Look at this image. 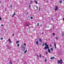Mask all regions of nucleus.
<instances>
[{"label":"nucleus","instance_id":"obj_29","mask_svg":"<svg viewBox=\"0 0 64 64\" xmlns=\"http://www.w3.org/2000/svg\"><path fill=\"white\" fill-rule=\"evenodd\" d=\"M39 11H40V10H41V9H40V7L39 6Z\"/></svg>","mask_w":64,"mask_h":64},{"label":"nucleus","instance_id":"obj_11","mask_svg":"<svg viewBox=\"0 0 64 64\" xmlns=\"http://www.w3.org/2000/svg\"><path fill=\"white\" fill-rule=\"evenodd\" d=\"M53 48H51V49H50V50H51V51H53Z\"/></svg>","mask_w":64,"mask_h":64},{"label":"nucleus","instance_id":"obj_6","mask_svg":"<svg viewBox=\"0 0 64 64\" xmlns=\"http://www.w3.org/2000/svg\"><path fill=\"white\" fill-rule=\"evenodd\" d=\"M50 59H51L52 60V59H54V57L53 56V57H51V58H50Z\"/></svg>","mask_w":64,"mask_h":64},{"label":"nucleus","instance_id":"obj_8","mask_svg":"<svg viewBox=\"0 0 64 64\" xmlns=\"http://www.w3.org/2000/svg\"><path fill=\"white\" fill-rule=\"evenodd\" d=\"M38 43L39 42H38V41H37L36 43V44L37 45H38Z\"/></svg>","mask_w":64,"mask_h":64},{"label":"nucleus","instance_id":"obj_17","mask_svg":"<svg viewBox=\"0 0 64 64\" xmlns=\"http://www.w3.org/2000/svg\"><path fill=\"white\" fill-rule=\"evenodd\" d=\"M54 46H56V44H55V42H54Z\"/></svg>","mask_w":64,"mask_h":64},{"label":"nucleus","instance_id":"obj_22","mask_svg":"<svg viewBox=\"0 0 64 64\" xmlns=\"http://www.w3.org/2000/svg\"><path fill=\"white\" fill-rule=\"evenodd\" d=\"M17 46H18V47H19V44H17Z\"/></svg>","mask_w":64,"mask_h":64},{"label":"nucleus","instance_id":"obj_7","mask_svg":"<svg viewBox=\"0 0 64 64\" xmlns=\"http://www.w3.org/2000/svg\"><path fill=\"white\" fill-rule=\"evenodd\" d=\"M26 27H29V24H26Z\"/></svg>","mask_w":64,"mask_h":64},{"label":"nucleus","instance_id":"obj_48","mask_svg":"<svg viewBox=\"0 0 64 64\" xmlns=\"http://www.w3.org/2000/svg\"><path fill=\"white\" fill-rule=\"evenodd\" d=\"M44 1H46V0H44Z\"/></svg>","mask_w":64,"mask_h":64},{"label":"nucleus","instance_id":"obj_1","mask_svg":"<svg viewBox=\"0 0 64 64\" xmlns=\"http://www.w3.org/2000/svg\"><path fill=\"white\" fill-rule=\"evenodd\" d=\"M57 63L58 64H59V63H60V64H62V63H63V62H62V60L61 59L60 60H58V62Z\"/></svg>","mask_w":64,"mask_h":64},{"label":"nucleus","instance_id":"obj_9","mask_svg":"<svg viewBox=\"0 0 64 64\" xmlns=\"http://www.w3.org/2000/svg\"><path fill=\"white\" fill-rule=\"evenodd\" d=\"M48 52H49V53H50V49H48Z\"/></svg>","mask_w":64,"mask_h":64},{"label":"nucleus","instance_id":"obj_21","mask_svg":"<svg viewBox=\"0 0 64 64\" xmlns=\"http://www.w3.org/2000/svg\"><path fill=\"white\" fill-rule=\"evenodd\" d=\"M47 43L46 42L45 43V46H47Z\"/></svg>","mask_w":64,"mask_h":64},{"label":"nucleus","instance_id":"obj_39","mask_svg":"<svg viewBox=\"0 0 64 64\" xmlns=\"http://www.w3.org/2000/svg\"><path fill=\"white\" fill-rule=\"evenodd\" d=\"M1 20V18L0 17V20Z\"/></svg>","mask_w":64,"mask_h":64},{"label":"nucleus","instance_id":"obj_45","mask_svg":"<svg viewBox=\"0 0 64 64\" xmlns=\"http://www.w3.org/2000/svg\"><path fill=\"white\" fill-rule=\"evenodd\" d=\"M50 47H51V46H52L51 45H50Z\"/></svg>","mask_w":64,"mask_h":64},{"label":"nucleus","instance_id":"obj_12","mask_svg":"<svg viewBox=\"0 0 64 64\" xmlns=\"http://www.w3.org/2000/svg\"><path fill=\"white\" fill-rule=\"evenodd\" d=\"M24 47H25V46L24 45H22V48H24Z\"/></svg>","mask_w":64,"mask_h":64},{"label":"nucleus","instance_id":"obj_5","mask_svg":"<svg viewBox=\"0 0 64 64\" xmlns=\"http://www.w3.org/2000/svg\"><path fill=\"white\" fill-rule=\"evenodd\" d=\"M26 49V47H24L22 48V49L23 50V51L25 50Z\"/></svg>","mask_w":64,"mask_h":64},{"label":"nucleus","instance_id":"obj_3","mask_svg":"<svg viewBox=\"0 0 64 64\" xmlns=\"http://www.w3.org/2000/svg\"><path fill=\"white\" fill-rule=\"evenodd\" d=\"M38 40L40 42H42V40H41V38H39L38 39Z\"/></svg>","mask_w":64,"mask_h":64},{"label":"nucleus","instance_id":"obj_26","mask_svg":"<svg viewBox=\"0 0 64 64\" xmlns=\"http://www.w3.org/2000/svg\"><path fill=\"white\" fill-rule=\"evenodd\" d=\"M30 18L31 19H33V17H30Z\"/></svg>","mask_w":64,"mask_h":64},{"label":"nucleus","instance_id":"obj_14","mask_svg":"<svg viewBox=\"0 0 64 64\" xmlns=\"http://www.w3.org/2000/svg\"><path fill=\"white\" fill-rule=\"evenodd\" d=\"M61 36H64V34H63V33L62 34Z\"/></svg>","mask_w":64,"mask_h":64},{"label":"nucleus","instance_id":"obj_4","mask_svg":"<svg viewBox=\"0 0 64 64\" xmlns=\"http://www.w3.org/2000/svg\"><path fill=\"white\" fill-rule=\"evenodd\" d=\"M58 7L57 6H56V8H55V11H56L58 9Z\"/></svg>","mask_w":64,"mask_h":64},{"label":"nucleus","instance_id":"obj_37","mask_svg":"<svg viewBox=\"0 0 64 64\" xmlns=\"http://www.w3.org/2000/svg\"><path fill=\"white\" fill-rule=\"evenodd\" d=\"M55 47L56 49H57V47H56V46H55Z\"/></svg>","mask_w":64,"mask_h":64},{"label":"nucleus","instance_id":"obj_42","mask_svg":"<svg viewBox=\"0 0 64 64\" xmlns=\"http://www.w3.org/2000/svg\"><path fill=\"white\" fill-rule=\"evenodd\" d=\"M14 36V34H13L12 35V36Z\"/></svg>","mask_w":64,"mask_h":64},{"label":"nucleus","instance_id":"obj_49","mask_svg":"<svg viewBox=\"0 0 64 64\" xmlns=\"http://www.w3.org/2000/svg\"><path fill=\"white\" fill-rule=\"evenodd\" d=\"M44 57V56H42V57Z\"/></svg>","mask_w":64,"mask_h":64},{"label":"nucleus","instance_id":"obj_20","mask_svg":"<svg viewBox=\"0 0 64 64\" xmlns=\"http://www.w3.org/2000/svg\"><path fill=\"white\" fill-rule=\"evenodd\" d=\"M37 25L38 26H39V23H38Z\"/></svg>","mask_w":64,"mask_h":64},{"label":"nucleus","instance_id":"obj_28","mask_svg":"<svg viewBox=\"0 0 64 64\" xmlns=\"http://www.w3.org/2000/svg\"><path fill=\"white\" fill-rule=\"evenodd\" d=\"M30 3H31V4H32V2H33V1H30Z\"/></svg>","mask_w":64,"mask_h":64},{"label":"nucleus","instance_id":"obj_41","mask_svg":"<svg viewBox=\"0 0 64 64\" xmlns=\"http://www.w3.org/2000/svg\"><path fill=\"white\" fill-rule=\"evenodd\" d=\"M3 26V24L1 25V26Z\"/></svg>","mask_w":64,"mask_h":64},{"label":"nucleus","instance_id":"obj_19","mask_svg":"<svg viewBox=\"0 0 64 64\" xmlns=\"http://www.w3.org/2000/svg\"><path fill=\"white\" fill-rule=\"evenodd\" d=\"M30 7H31V5H30L28 6V7H29V8H30Z\"/></svg>","mask_w":64,"mask_h":64},{"label":"nucleus","instance_id":"obj_47","mask_svg":"<svg viewBox=\"0 0 64 64\" xmlns=\"http://www.w3.org/2000/svg\"><path fill=\"white\" fill-rule=\"evenodd\" d=\"M0 3H1V2H0Z\"/></svg>","mask_w":64,"mask_h":64},{"label":"nucleus","instance_id":"obj_43","mask_svg":"<svg viewBox=\"0 0 64 64\" xmlns=\"http://www.w3.org/2000/svg\"><path fill=\"white\" fill-rule=\"evenodd\" d=\"M27 14H28V12H27Z\"/></svg>","mask_w":64,"mask_h":64},{"label":"nucleus","instance_id":"obj_24","mask_svg":"<svg viewBox=\"0 0 64 64\" xmlns=\"http://www.w3.org/2000/svg\"><path fill=\"white\" fill-rule=\"evenodd\" d=\"M1 6L2 7H4V5H2Z\"/></svg>","mask_w":64,"mask_h":64},{"label":"nucleus","instance_id":"obj_46","mask_svg":"<svg viewBox=\"0 0 64 64\" xmlns=\"http://www.w3.org/2000/svg\"><path fill=\"white\" fill-rule=\"evenodd\" d=\"M46 54H47V53H46Z\"/></svg>","mask_w":64,"mask_h":64},{"label":"nucleus","instance_id":"obj_16","mask_svg":"<svg viewBox=\"0 0 64 64\" xmlns=\"http://www.w3.org/2000/svg\"><path fill=\"white\" fill-rule=\"evenodd\" d=\"M19 42V41H17L16 42V43H18Z\"/></svg>","mask_w":64,"mask_h":64},{"label":"nucleus","instance_id":"obj_31","mask_svg":"<svg viewBox=\"0 0 64 64\" xmlns=\"http://www.w3.org/2000/svg\"><path fill=\"white\" fill-rule=\"evenodd\" d=\"M24 45L25 46H26V44H25V43H24Z\"/></svg>","mask_w":64,"mask_h":64},{"label":"nucleus","instance_id":"obj_32","mask_svg":"<svg viewBox=\"0 0 64 64\" xmlns=\"http://www.w3.org/2000/svg\"><path fill=\"white\" fill-rule=\"evenodd\" d=\"M45 45V44H43L42 45V46H44Z\"/></svg>","mask_w":64,"mask_h":64},{"label":"nucleus","instance_id":"obj_23","mask_svg":"<svg viewBox=\"0 0 64 64\" xmlns=\"http://www.w3.org/2000/svg\"><path fill=\"white\" fill-rule=\"evenodd\" d=\"M9 41H10V42H11V40L10 39H9Z\"/></svg>","mask_w":64,"mask_h":64},{"label":"nucleus","instance_id":"obj_10","mask_svg":"<svg viewBox=\"0 0 64 64\" xmlns=\"http://www.w3.org/2000/svg\"><path fill=\"white\" fill-rule=\"evenodd\" d=\"M26 52H27V50H26V51H25L24 52V54H25V53H26Z\"/></svg>","mask_w":64,"mask_h":64},{"label":"nucleus","instance_id":"obj_18","mask_svg":"<svg viewBox=\"0 0 64 64\" xmlns=\"http://www.w3.org/2000/svg\"><path fill=\"white\" fill-rule=\"evenodd\" d=\"M36 8H37V9H38V7L37 6H36Z\"/></svg>","mask_w":64,"mask_h":64},{"label":"nucleus","instance_id":"obj_25","mask_svg":"<svg viewBox=\"0 0 64 64\" xmlns=\"http://www.w3.org/2000/svg\"><path fill=\"white\" fill-rule=\"evenodd\" d=\"M60 3H62V1L61 0L60 2Z\"/></svg>","mask_w":64,"mask_h":64},{"label":"nucleus","instance_id":"obj_13","mask_svg":"<svg viewBox=\"0 0 64 64\" xmlns=\"http://www.w3.org/2000/svg\"><path fill=\"white\" fill-rule=\"evenodd\" d=\"M34 2H35V3H36V4H38L37 2V1H36L35 0Z\"/></svg>","mask_w":64,"mask_h":64},{"label":"nucleus","instance_id":"obj_36","mask_svg":"<svg viewBox=\"0 0 64 64\" xmlns=\"http://www.w3.org/2000/svg\"><path fill=\"white\" fill-rule=\"evenodd\" d=\"M46 61H47V60H46V59L45 60V62H46Z\"/></svg>","mask_w":64,"mask_h":64},{"label":"nucleus","instance_id":"obj_30","mask_svg":"<svg viewBox=\"0 0 64 64\" xmlns=\"http://www.w3.org/2000/svg\"><path fill=\"white\" fill-rule=\"evenodd\" d=\"M56 39H57H57H58V37H56Z\"/></svg>","mask_w":64,"mask_h":64},{"label":"nucleus","instance_id":"obj_40","mask_svg":"<svg viewBox=\"0 0 64 64\" xmlns=\"http://www.w3.org/2000/svg\"><path fill=\"white\" fill-rule=\"evenodd\" d=\"M43 34H44V32H42V35H43Z\"/></svg>","mask_w":64,"mask_h":64},{"label":"nucleus","instance_id":"obj_33","mask_svg":"<svg viewBox=\"0 0 64 64\" xmlns=\"http://www.w3.org/2000/svg\"><path fill=\"white\" fill-rule=\"evenodd\" d=\"M10 64H12V63H11V61H10Z\"/></svg>","mask_w":64,"mask_h":64},{"label":"nucleus","instance_id":"obj_35","mask_svg":"<svg viewBox=\"0 0 64 64\" xmlns=\"http://www.w3.org/2000/svg\"><path fill=\"white\" fill-rule=\"evenodd\" d=\"M53 35L54 36H55V34L54 33H53Z\"/></svg>","mask_w":64,"mask_h":64},{"label":"nucleus","instance_id":"obj_34","mask_svg":"<svg viewBox=\"0 0 64 64\" xmlns=\"http://www.w3.org/2000/svg\"><path fill=\"white\" fill-rule=\"evenodd\" d=\"M14 15H16V14H15V12H14Z\"/></svg>","mask_w":64,"mask_h":64},{"label":"nucleus","instance_id":"obj_15","mask_svg":"<svg viewBox=\"0 0 64 64\" xmlns=\"http://www.w3.org/2000/svg\"><path fill=\"white\" fill-rule=\"evenodd\" d=\"M39 56L40 57H41L42 56H41V54H40L39 55Z\"/></svg>","mask_w":64,"mask_h":64},{"label":"nucleus","instance_id":"obj_2","mask_svg":"<svg viewBox=\"0 0 64 64\" xmlns=\"http://www.w3.org/2000/svg\"><path fill=\"white\" fill-rule=\"evenodd\" d=\"M47 49H49V46H48V45H47L46 46H45V48H44V50H47Z\"/></svg>","mask_w":64,"mask_h":64},{"label":"nucleus","instance_id":"obj_38","mask_svg":"<svg viewBox=\"0 0 64 64\" xmlns=\"http://www.w3.org/2000/svg\"><path fill=\"white\" fill-rule=\"evenodd\" d=\"M12 17H14V14H13L12 15Z\"/></svg>","mask_w":64,"mask_h":64},{"label":"nucleus","instance_id":"obj_44","mask_svg":"<svg viewBox=\"0 0 64 64\" xmlns=\"http://www.w3.org/2000/svg\"><path fill=\"white\" fill-rule=\"evenodd\" d=\"M63 20L64 21V18H63Z\"/></svg>","mask_w":64,"mask_h":64},{"label":"nucleus","instance_id":"obj_27","mask_svg":"<svg viewBox=\"0 0 64 64\" xmlns=\"http://www.w3.org/2000/svg\"><path fill=\"white\" fill-rule=\"evenodd\" d=\"M0 39L1 40H3V38H1Z\"/></svg>","mask_w":64,"mask_h":64}]
</instances>
